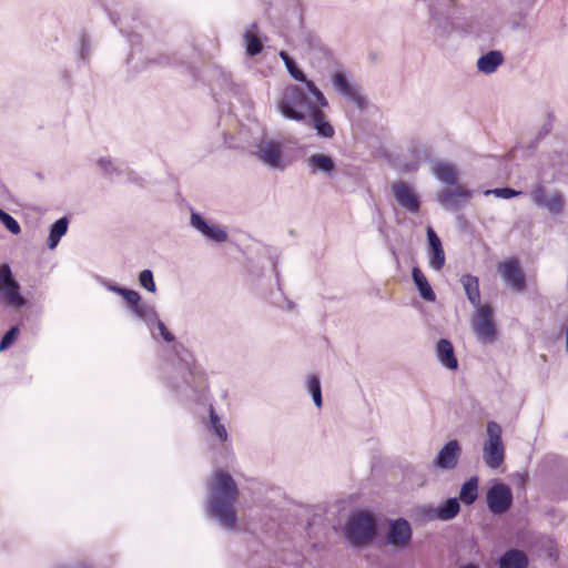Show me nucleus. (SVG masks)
<instances>
[{
	"instance_id": "obj_1",
	"label": "nucleus",
	"mask_w": 568,
	"mask_h": 568,
	"mask_svg": "<svg viewBox=\"0 0 568 568\" xmlns=\"http://www.w3.org/2000/svg\"><path fill=\"white\" fill-rule=\"evenodd\" d=\"M237 496V485L232 476L224 470L215 471L209 484L207 506L224 529L232 530L236 526L234 504Z\"/></svg>"
},
{
	"instance_id": "obj_2",
	"label": "nucleus",
	"mask_w": 568,
	"mask_h": 568,
	"mask_svg": "<svg viewBox=\"0 0 568 568\" xmlns=\"http://www.w3.org/2000/svg\"><path fill=\"white\" fill-rule=\"evenodd\" d=\"M276 108L286 119L306 122V115L314 108V104L302 88L291 84L280 93Z\"/></svg>"
},
{
	"instance_id": "obj_3",
	"label": "nucleus",
	"mask_w": 568,
	"mask_h": 568,
	"mask_svg": "<svg viewBox=\"0 0 568 568\" xmlns=\"http://www.w3.org/2000/svg\"><path fill=\"white\" fill-rule=\"evenodd\" d=\"M251 153L258 162L271 170L283 172L288 166L283 142L268 134L263 133L253 140Z\"/></svg>"
},
{
	"instance_id": "obj_4",
	"label": "nucleus",
	"mask_w": 568,
	"mask_h": 568,
	"mask_svg": "<svg viewBox=\"0 0 568 568\" xmlns=\"http://www.w3.org/2000/svg\"><path fill=\"white\" fill-rule=\"evenodd\" d=\"M456 3L457 0H435L428 4V26L436 39L444 40L452 34L454 23L448 9Z\"/></svg>"
},
{
	"instance_id": "obj_5",
	"label": "nucleus",
	"mask_w": 568,
	"mask_h": 568,
	"mask_svg": "<svg viewBox=\"0 0 568 568\" xmlns=\"http://www.w3.org/2000/svg\"><path fill=\"white\" fill-rule=\"evenodd\" d=\"M376 531V521L367 511H354L345 525V537L355 546L369 541Z\"/></svg>"
},
{
	"instance_id": "obj_6",
	"label": "nucleus",
	"mask_w": 568,
	"mask_h": 568,
	"mask_svg": "<svg viewBox=\"0 0 568 568\" xmlns=\"http://www.w3.org/2000/svg\"><path fill=\"white\" fill-rule=\"evenodd\" d=\"M503 429L496 422L486 425V439L483 445V458L488 468L496 469L505 458V447L501 439Z\"/></svg>"
},
{
	"instance_id": "obj_7",
	"label": "nucleus",
	"mask_w": 568,
	"mask_h": 568,
	"mask_svg": "<svg viewBox=\"0 0 568 568\" xmlns=\"http://www.w3.org/2000/svg\"><path fill=\"white\" fill-rule=\"evenodd\" d=\"M493 307L488 304L475 308L470 317V326L477 339L481 344H490L496 338V324L493 316Z\"/></svg>"
},
{
	"instance_id": "obj_8",
	"label": "nucleus",
	"mask_w": 568,
	"mask_h": 568,
	"mask_svg": "<svg viewBox=\"0 0 568 568\" xmlns=\"http://www.w3.org/2000/svg\"><path fill=\"white\" fill-rule=\"evenodd\" d=\"M529 195L537 207L545 209L552 215H559L564 212L565 199L559 191H548L542 183H536L532 185Z\"/></svg>"
},
{
	"instance_id": "obj_9",
	"label": "nucleus",
	"mask_w": 568,
	"mask_h": 568,
	"mask_svg": "<svg viewBox=\"0 0 568 568\" xmlns=\"http://www.w3.org/2000/svg\"><path fill=\"white\" fill-rule=\"evenodd\" d=\"M0 297L7 305L12 307H22L26 305V300L20 293V285L13 278L8 264L0 266Z\"/></svg>"
},
{
	"instance_id": "obj_10",
	"label": "nucleus",
	"mask_w": 568,
	"mask_h": 568,
	"mask_svg": "<svg viewBox=\"0 0 568 568\" xmlns=\"http://www.w3.org/2000/svg\"><path fill=\"white\" fill-rule=\"evenodd\" d=\"M486 503L489 511L494 515L508 511L513 505L511 489L503 483L493 485L486 493Z\"/></svg>"
},
{
	"instance_id": "obj_11",
	"label": "nucleus",
	"mask_w": 568,
	"mask_h": 568,
	"mask_svg": "<svg viewBox=\"0 0 568 568\" xmlns=\"http://www.w3.org/2000/svg\"><path fill=\"white\" fill-rule=\"evenodd\" d=\"M334 89L347 100L352 101L359 110L368 105L367 98L361 92V89L351 83L343 71H336L331 75Z\"/></svg>"
},
{
	"instance_id": "obj_12",
	"label": "nucleus",
	"mask_w": 568,
	"mask_h": 568,
	"mask_svg": "<svg viewBox=\"0 0 568 568\" xmlns=\"http://www.w3.org/2000/svg\"><path fill=\"white\" fill-rule=\"evenodd\" d=\"M462 456V446L456 439L448 440L433 459V466L443 471L454 470Z\"/></svg>"
},
{
	"instance_id": "obj_13",
	"label": "nucleus",
	"mask_w": 568,
	"mask_h": 568,
	"mask_svg": "<svg viewBox=\"0 0 568 568\" xmlns=\"http://www.w3.org/2000/svg\"><path fill=\"white\" fill-rule=\"evenodd\" d=\"M278 55H280L281 60L284 62L290 75L294 80L305 83L307 91L310 92V94H312L316 99V102L321 106H326L327 100L324 97V94L320 91V89L314 84L313 81L306 79L305 74L297 68L296 63L287 54V52L280 51Z\"/></svg>"
},
{
	"instance_id": "obj_14",
	"label": "nucleus",
	"mask_w": 568,
	"mask_h": 568,
	"mask_svg": "<svg viewBox=\"0 0 568 568\" xmlns=\"http://www.w3.org/2000/svg\"><path fill=\"white\" fill-rule=\"evenodd\" d=\"M392 193L397 204L409 213H417L420 209L419 196L415 189L406 182H396L392 185Z\"/></svg>"
},
{
	"instance_id": "obj_15",
	"label": "nucleus",
	"mask_w": 568,
	"mask_h": 568,
	"mask_svg": "<svg viewBox=\"0 0 568 568\" xmlns=\"http://www.w3.org/2000/svg\"><path fill=\"white\" fill-rule=\"evenodd\" d=\"M498 272L505 284L513 291L520 292L524 290L526 281L519 263L516 258H509L498 265Z\"/></svg>"
},
{
	"instance_id": "obj_16",
	"label": "nucleus",
	"mask_w": 568,
	"mask_h": 568,
	"mask_svg": "<svg viewBox=\"0 0 568 568\" xmlns=\"http://www.w3.org/2000/svg\"><path fill=\"white\" fill-rule=\"evenodd\" d=\"M305 164L312 175L333 178L337 168L334 159L324 153H313L305 159Z\"/></svg>"
},
{
	"instance_id": "obj_17",
	"label": "nucleus",
	"mask_w": 568,
	"mask_h": 568,
	"mask_svg": "<svg viewBox=\"0 0 568 568\" xmlns=\"http://www.w3.org/2000/svg\"><path fill=\"white\" fill-rule=\"evenodd\" d=\"M190 224L193 229L199 231L209 241L215 243H223L229 237L227 232L225 230H223L217 224H210L199 213L193 212L191 214Z\"/></svg>"
},
{
	"instance_id": "obj_18",
	"label": "nucleus",
	"mask_w": 568,
	"mask_h": 568,
	"mask_svg": "<svg viewBox=\"0 0 568 568\" xmlns=\"http://www.w3.org/2000/svg\"><path fill=\"white\" fill-rule=\"evenodd\" d=\"M428 264L434 271H440L446 262L445 252L440 239L432 227L427 229Z\"/></svg>"
},
{
	"instance_id": "obj_19",
	"label": "nucleus",
	"mask_w": 568,
	"mask_h": 568,
	"mask_svg": "<svg viewBox=\"0 0 568 568\" xmlns=\"http://www.w3.org/2000/svg\"><path fill=\"white\" fill-rule=\"evenodd\" d=\"M412 539V528L406 519L399 518L389 523L387 540L396 547L406 546Z\"/></svg>"
},
{
	"instance_id": "obj_20",
	"label": "nucleus",
	"mask_w": 568,
	"mask_h": 568,
	"mask_svg": "<svg viewBox=\"0 0 568 568\" xmlns=\"http://www.w3.org/2000/svg\"><path fill=\"white\" fill-rule=\"evenodd\" d=\"M470 196V191L463 186L454 190H444L438 194V202L446 210H458L464 206Z\"/></svg>"
},
{
	"instance_id": "obj_21",
	"label": "nucleus",
	"mask_w": 568,
	"mask_h": 568,
	"mask_svg": "<svg viewBox=\"0 0 568 568\" xmlns=\"http://www.w3.org/2000/svg\"><path fill=\"white\" fill-rule=\"evenodd\" d=\"M321 106L317 103V106L314 108L308 113V124L312 125L316 130V134L324 139H332L335 134V130L333 125L326 120L323 111L318 109Z\"/></svg>"
},
{
	"instance_id": "obj_22",
	"label": "nucleus",
	"mask_w": 568,
	"mask_h": 568,
	"mask_svg": "<svg viewBox=\"0 0 568 568\" xmlns=\"http://www.w3.org/2000/svg\"><path fill=\"white\" fill-rule=\"evenodd\" d=\"M436 356L439 363L447 369L455 371L458 368V361L455 356L454 346L448 339L440 338L437 342Z\"/></svg>"
},
{
	"instance_id": "obj_23",
	"label": "nucleus",
	"mask_w": 568,
	"mask_h": 568,
	"mask_svg": "<svg viewBox=\"0 0 568 568\" xmlns=\"http://www.w3.org/2000/svg\"><path fill=\"white\" fill-rule=\"evenodd\" d=\"M504 63V55L498 50H491L477 59V70L484 74H491Z\"/></svg>"
},
{
	"instance_id": "obj_24",
	"label": "nucleus",
	"mask_w": 568,
	"mask_h": 568,
	"mask_svg": "<svg viewBox=\"0 0 568 568\" xmlns=\"http://www.w3.org/2000/svg\"><path fill=\"white\" fill-rule=\"evenodd\" d=\"M460 284L465 291V294L469 301V303L476 308L478 306H483L480 304V291H479V280L477 276L471 274H465L460 277Z\"/></svg>"
},
{
	"instance_id": "obj_25",
	"label": "nucleus",
	"mask_w": 568,
	"mask_h": 568,
	"mask_svg": "<svg viewBox=\"0 0 568 568\" xmlns=\"http://www.w3.org/2000/svg\"><path fill=\"white\" fill-rule=\"evenodd\" d=\"M460 510V505L457 498H449L445 503L438 505L436 508L429 509L432 517L439 520H450L455 518Z\"/></svg>"
},
{
	"instance_id": "obj_26",
	"label": "nucleus",
	"mask_w": 568,
	"mask_h": 568,
	"mask_svg": "<svg viewBox=\"0 0 568 568\" xmlns=\"http://www.w3.org/2000/svg\"><path fill=\"white\" fill-rule=\"evenodd\" d=\"M499 568H527L528 557L518 549L507 550L498 560Z\"/></svg>"
},
{
	"instance_id": "obj_27",
	"label": "nucleus",
	"mask_w": 568,
	"mask_h": 568,
	"mask_svg": "<svg viewBox=\"0 0 568 568\" xmlns=\"http://www.w3.org/2000/svg\"><path fill=\"white\" fill-rule=\"evenodd\" d=\"M433 174L447 185H455L457 183L458 173L456 168L448 162H437L433 165Z\"/></svg>"
},
{
	"instance_id": "obj_28",
	"label": "nucleus",
	"mask_w": 568,
	"mask_h": 568,
	"mask_svg": "<svg viewBox=\"0 0 568 568\" xmlns=\"http://www.w3.org/2000/svg\"><path fill=\"white\" fill-rule=\"evenodd\" d=\"M412 277L420 296L427 302H435L436 295L420 268L414 267Z\"/></svg>"
},
{
	"instance_id": "obj_29",
	"label": "nucleus",
	"mask_w": 568,
	"mask_h": 568,
	"mask_svg": "<svg viewBox=\"0 0 568 568\" xmlns=\"http://www.w3.org/2000/svg\"><path fill=\"white\" fill-rule=\"evenodd\" d=\"M256 23H252L243 34L246 53L251 57L257 55L263 49L261 39L256 36Z\"/></svg>"
},
{
	"instance_id": "obj_30",
	"label": "nucleus",
	"mask_w": 568,
	"mask_h": 568,
	"mask_svg": "<svg viewBox=\"0 0 568 568\" xmlns=\"http://www.w3.org/2000/svg\"><path fill=\"white\" fill-rule=\"evenodd\" d=\"M68 225L69 221L67 217H61L51 225L47 243L50 250H53L58 246L61 237L65 235L68 231Z\"/></svg>"
},
{
	"instance_id": "obj_31",
	"label": "nucleus",
	"mask_w": 568,
	"mask_h": 568,
	"mask_svg": "<svg viewBox=\"0 0 568 568\" xmlns=\"http://www.w3.org/2000/svg\"><path fill=\"white\" fill-rule=\"evenodd\" d=\"M207 427H209L210 432H212L220 442L224 443L227 440V438H229L227 430H226L224 424L221 422V418L219 417V415L215 413L213 406H210V409H209Z\"/></svg>"
},
{
	"instance_id": "obj_32",
	"label": "nucleus",
	"mask_w": 568,
	"mask_h": 568,
	"mask_svg": "<svg viewBox=\"0 0 568 568\" xmlns=\"http://www.w3.org/2000/svg\"><path fill=\"white\" fill-rule=\"evenodd\" d=\"M478 497V477L473 476L465 481L459 491V499L465 505H471Z\"/></svg>"
},
{
	"instance_id": "obj_33",
	"label": "nucleus",
	"mask_w": 568,
	"mask_h": 568,
	"mask_svg": "<svg viewBox=\"0 0 568 568\" xmlns=\"http://www.w3.org/2000/svg\"><path fill=\"white\" fill-rule=\"evenodd\" d=\"M132 311L135 316L143 321L148 326L154 325L159 320L156 311L151 304L140 302Z\"/></svg>"
},
{
	"instance_id": "obj_34",
	"label": "nucleus",
	"mask_w": 568,
	"mask_h": 568,
	"mask_svg": "<svg viewBox=\"0 0 568 568\" xmlns=\"http://www.w3.org/2000/svg\"><path fill=\"white\" fill-rule=\"evenodd\" d=\"M306 388L312 395L315 406L318 408L322 407L323 399L320 378L315 375L310 376L306 381Z\"/></svg>"
},
{
	"instance_id": "obj_35",
	"label": "nucleus",
	"mask_w": 568,
	"mask_h": 568,
	"mask_svg": "<svg viewBox=\"0 0 568 568\" xmlns=\"http://www.w3.org/2000/svg\"><path fill=\"white\" fill-rule=\"evenodd\" d=\"M97 165L106 175L119 173L115 162L110 156H101L97 161Z\"/></svg>"
},
{
	"instance_id": "obj_36",
	"label": "nucleus",
	"mask_w": 568,
	"mask_h": 568,
	"mask_svg": "<svg viewBox=\"0 0 568 568\" xmlns=\"http://www.w3.org/2000/svg\"><path fill=\"white\" fill-rule=\"evenodd\" d=\"M139 282L142 287L146 291L154 293L156 291V286L153 280V273L150 270H144L139 275Z\"/></svg>"
},
{
	"instance_id": "obj_37",
	"label": "nucleus",
	"mask_w": 568,
	"mask_h": 568,
	"mask_svg": "<svg viewBox=\"0 0 568 568\" xmlns=\"http://www.w3.org/2000/svg\"><path fill=\"white\" fill-rule=\"evenodd\" d=\"M0 221L12 234L17 235L20 233L21 229L19 223L10 214L2 210H0Z\"/></svg>"
},
{
	"instance_id": "obj_38",
	"label": "nucleus",
	"mask_w": 568,
	"mask_h": 568,
	"mask_svg": "<svg viewBox=\"0 0 568 568\" xmlns=\"http://www.w3.org/2000/svg\"><path fill=\"white\" fill-rule=\"evenodd\" d=\"M490 194H494L495 196L501 197V199H511L517 195H520L521 192L516 191L514 189H509V187H499V189H493V190L485 191V195H490Z\"/></svg>"
},
{
	"instance_id": "obj_39",
	"label": "nucleus",
	"mask_w": 568,
	"mask_h": 568,
	"mask_svg": "<svg viewBox=\"0 0 568 568\" xmlns=\"http://www.w3.org/2000/svg\"><path fill=\"white\" fill-rule=\"evenodd\" d=\"M19 332L17 326L11 327L0 341V352L7 349L16 339V336Z\"/></svg>"
},
{
	"instance_id": "obj_40",
	"label": "nucleus",
	"mask_w": 568,
	"mask_h": 568,
	"mask_svg": "<svg viewBox=\"0 0 568 568\" xmlns=\"http://www.w3.org/2000/svg\"><path fill=\"white\" fill-rule=\"evenodd\" d=\"M410 152L415 155L417 162L426 160L428 158V150L426 145L422 143L414 142L410 145Z\"/></svg>"
},
{
	"instance_id": "obj_41",
	"label": "nucleus",
	"mask_w": 568,
	"mask_h": 568,
	"mask_svg": "<svg viewBox=\"0 0 568 568\" xmlns=\"http://www.w3.org/2000/svg\"><path fill=\"white\" fill-rule=\"evenodd\" d=\"M123 298L130 304L132 310L141 302V296L136 291L129 290L124 291Z\"/></svg>"
},
{
	"instance_id": "obj_42",
	"label": "nucleus",
	"mask_w": 568,
	"mask_h": 568,
	"mask_svg": "<svg viewBox=\"0 0 568 568\" xmlns=\"http://www.w3.org/2000/svg\"><path fill=\"white\" fill-rule=\"evenodd\" d=\"M154 325L158 326L159 328V332L161 334V336L163 337L164 341L166 342H172L174 339V335L169 332V329L166 328V326L164 325L163 322H161L160 320H158Z\"/></svg>"
},
{
	"instance_id": "obj_43",
	"label": "nucleus",
	"mask_w": 568,
	"mask_h": 568,
	"mask_svg": "<svg viewBox=\"0 0 568 568\" xmlns=\"http://www.w3.org/2000/svg\"><path fill=\"white\" fill-rule=\"evenodd\" d=\"M90 54V42L88 39L83 38L81 40V49H80V57L81 59H87Z\"/></svg>"
},
{
	"instance_id": "obj_44",
	"label": "nucleus",
	"mask_w": 568,
	"mask_h": 568,
	"mask_svg": "<svg viewBox=\"0 0 568 568\" xmlns=\"http://www.w3.org/2000/svg\"><path fill=\"white\" fill-rule=\"evenodd\" d=\"M108 290L111 291V292H114V293H116V294H119L121 296H123L124 291H126V288L118 286V285H113V284H109L108 285Z\"/></svg>"
},
{
	"instance_id": "obj_45",
	"label": "nucleus",
	"mask_w": 568,
	"mask_h": 568,
	"mask_svg": "<svg viewBox=\"0 0 568 568\" xmlns=\"http://www.w3.org/2000/svg\"><path fill=\"white\" fill-rule=\"evenodd\" d=\"M285 308L287 311H293L295 308V304L292 301H286Z\"/></svg>"
},
{
	"instance_id": "obj_46",
	"label": "nucleus",
	"mask_w": 568,
	"mask_h": 568,
	"mask_svg": "<svg viewBox=\"0 0 568 568\" xmlns=\"http://www.w3.org/2000/svg\"><path fill=\"white\" fill-rule=\"evenodd\" d=\"M462 568H478V567H477V566H475V565H473V564H469V565H466V566H464V567H462Z\"/></svg>"
}]
</instances>
